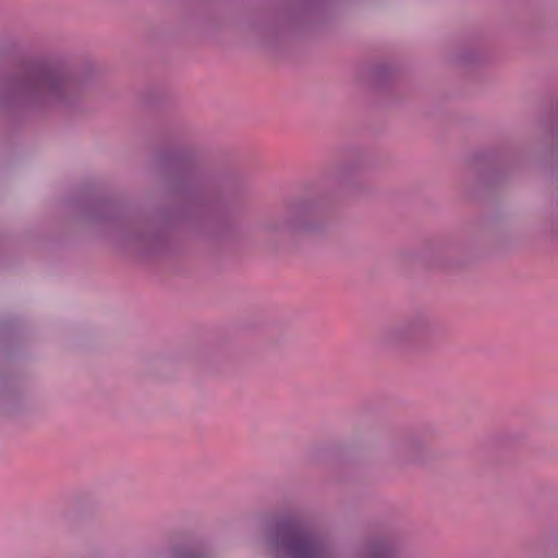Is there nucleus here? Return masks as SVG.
<instances>
[{
  "instance_id": "obj_1",
  "label": "nucleus",
  "mask_w": 558,
  "mask_h": 558,
  "mask_svg": "<svg viewBox=\"0 0 558 558\" xmlns=\"http://www.w3.org/2000/svg\"><path fill=\"white\" fill-rule=\"evenodd\" d=\"M282 543L296 557H307L314 553L312 539L296 530L289 531Z\"/></svg>"
}]
</instances>
